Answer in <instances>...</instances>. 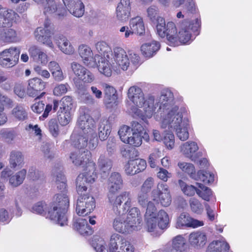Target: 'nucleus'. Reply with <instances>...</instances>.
I'll return each mask as SVG.
<instances>
[{
    "mask_svg": "<svg viewBox=\"0 0 252 252\" xmlns=\"http://www.w3.org/2000/svg\"><path fill=\"white\" fill-rule=\"evenodd\" d=\"M108 202L114 212L117 215L126 214L132 205V196L129 191L116 193L123 187V180L118 172L112 173L107 181Z\"/></svg>",
    "mask_w": 252,
    "mask_h": 252,
    "instance_id": "obj_1",
    "label": "nucleus"
},
{
    "mask_svg": "<svg viewBox=\"0 0 252 252\" xmlns=\"http://www.w3.org/2000/svg\"><path fill=\"white\" fill-rule=\"evenodd\" d=\"M68 207V197L63 194L55 195L50 207L45 202L39 201L32 206L31 211L33 213L42 215L48 212L51 220L61 226H64L67 224L66 213Z\"/></svg>",
    "mask_w": 252,
    "mask_h": 252,
    "instance_id": "obj_2",
    "label": "nucleus"
},
{
    "mask_svg": "<svg viewBox=\"0 0 252 252\" xmlns=\"http://www.w3.org/2000/svg\"><path fill=\"white\" fill-rule=\"evenodd\" d=\"M174 95L173 93L168 89L162 91L160 96L155 99L154 105L159 106L157 112L155 113L154 117L158 121L162 122L164 119H167L176 115L177 113L182 112L177 105L174 103Z\"/></svg>",
    "mask_w": 252,
    "mask_h": 252,
    "instance_id": "obj_3",
    "label": "nucleus"
},
{
    "mask_svg": "<svg viewBox=\"0 0 252 252\" xmlns=\"http://www.w3.org/2000/svg\"><path fill=\"white\" fill-rule=\"evenodd\" d=\"M146 228L149 232L156 231L158 228L163 229L169 223L168 216L166 212L160 210L158 213L152 201L148 202L144 215Z\"/></svg>",
    "mask_w": 252,
    "mask_h": 252,
    "instance_id": "obj_4",
    "label": "nucleus"
},
{
    "mask_svg": "<svg viewBox=\"0 0 252 252\" xmlns=\"http://www.w3.org/2000/svg\"><path fill=\"white\" fill-rule=\"evenodd\" d=\"M147 16L153 22L156 21V29L157 34L161 38L167 37L171 39H174L173 36L176 32L175 25L172 22L165 24L163 18L158 16V9L154 5L150 6L147 9Z\"/></svg>",
    "mask_w": 252,
    "mask_h": 252,
    "instance_id": "obj_5",
    "label": "nucleus"
},
{
    "mask_svg": "<svg viewBox=\"0 0 252 252\" xmlns=\"http://www.w3.org/2000/svg\"><path fill=\"white\" fill-rule=\"evenodd\" d=\"M200 26V23L197 19H196L194 22L190 23L187 20L184 21L179 23L178 25V33L175 27L176 33L173 36L175 39H171L167 37L166 38L171 45L178 46L179 43L182 44L188 43L191 39L190 31H196Z\"/></svg>",
    "mask_w": 252,
    "mask_h": 252,
    "instance_id": "obj_6",
    "label": "nucleus"
},
{
    "mask_svg": "<svg viewBox=\"0 0 252 252\" xmlns=\"http://www.w3.org/2000/svg\"><path fill=\"white\" fill-rule=\"evenodd\" d=\"M160 123L162 128L167 127L169 130H175L177 136L181 141H184L189 138L188 124L185 121H183L182 112L177 113L171 118L164 119Z\"/></svg>",
    "mask_w": 252,
    "mask_h": 252,
    "instance_id": "obj_7",
    "label": "nucleus"
},
{
    "mask_svg": "<svg viewBox=\"0 0 252 252\" xmlns=\"http://www.w3.org/2000/svg\"><path fill=\"white\" fill-rule=\"evenodd\" d=\"M77 125L81 130L80 133L90 137V142L88 144L89 148L90 149H94L97 145V139L94 130L95 122L94 120L88 115H83L78 118Z\"/></svg>",
    "mask_w": 252,
    "mask_h": 252,
    "instance_id": "obj_8",
    "label": "nucleus"
},
{
    "mask_svg": "<svg viewBox=\"0 0 252 252\" xmlns=\"http://www.w3.org/2000/svg\"><path fill=\"white\" fill-rule=\"evenodd\" d=\"M95 170V163L90 162L86 171L77 177L76 181V190L79 195L86 194L89 184L94 182L97 177Z\"/></svg>",
    "mask_w": 252,
    "mask_h": 252,
    "instance_id": "obj_9",
    "label": "nucleus"
},
{
    "mask_svg": "<svg viewBox=\"0 0 252 252\" xmlns=\"http://www.w3.org/2000/svg\"><path fill=\"white\" fill-rule=\"evenodd\" d=\"M118 134L124 143L135 147H138L142 144V133L131 131L130 126L126 125L122 126L118 131Z\"/></svg>",
    "mask_w": 252,
    "mask_h": 252,
    "instance_id": "obj_10",
    "label": "nucleus"
},
{
    "mask_svg": "<svg viewBox=\"0 0 252 252\" xmlns=\"http://www.w3.org/2000/svg\"><path fill=\"white\" fill-rule=\"evenodd\" d=\"M152 200L160 203L163 207L169 206L172 202L171 195L168 185L161 183L157 185V189L152 191Z\"/></svg>",
    "mask_w": 252,
    "mask_h": 252,
    "instance_id": "obj_11",
    "label": "nucleus"
},
{
    "mask_svg": "<svg viewBox=\"0 0 252 252\" xmlns=\"http://www.w3.org/2000/svg\"><path fill=\"white\" fill-rule=\"evenodd\" d=\"M109 249V252H134L135 250L129 241L116 233L111 236Z\"/></svg>",
    "mask_w": 252,
    "mask_h": 252,
    "instance_id": "obj_12",
    "label": "nucleus"
},
{
    "mask_svg": "<svg viewBox=\"0 0 252 252\" xmlns=\"http://www.w3.org/2000/svg\"><path fill=\"white\" fill-rule=\"evenodd\" d=\"M20 49L11 47L0 53V64L5 67H11L16 64L19 61Z\"/></svg>",
    "mask_w": 252,
    "mask_h": 252,
    "instance_id": "obj_13",
    "label": "nucleus"
},
{
    "mask_svg": "<svg viewBox=\"0 0 252 252\" xmlns=\"http://www.w3.org/2000/svg\"><path fill=\"white\" fill-rule=\"evenodd\" d=\"M94 198L88 193L79 195L76 205V212L79 216L90 213L95 208Z\"/></svg>",
    "mask_w": 252,
    "mask_h": 252,
    "instance_id": "obj_14",
    "label": "nucleus"
},
{
    "mask_svg": "<svg viewBox=\"0 0 252 252\" xmlns=\"http://www.w3.org/2000/svg\"><path fill=\"white\" fill-rule=\"evenodd\" d=\"M131 102L137 107H143L144 114L147 118H151L156 110V107L154 105V97L150 95L145 99L143 92L138 96H136Z\"/></svg>",
    "mask_w": 252,
    "mask_h": 252,
    "instance_id": "obj_15",
    "label": "nucleus"
},
{
    "mask_svg": "<svg viewBox=\"0 0 252 252\" xmlns=\"http://www.w3.org/2000/svg\"><path fill=\"white\" fill-rule=\"evenodd\" d=\"M114 60L113 69L120 72L121 70H126L129 66V59L124 49L121 47H116L113 51Z\"/></svg>",
    "mask_w": 252,
    "mask_h": 252,
    "instance_id": "obj_16",
    "label": "nucleus"
},
{
    "mask_svg": "<svg viewBox=\"0 0 252 252\" xmlns=\"http://www.w3.org/2000/svg\"><path fill=\"white\" fill-rule=\"evenodd\" d=\"M199 148L195 142L189 141L183 144L180 147L181 152L188 158L195 162L197 158L202 156L201 152L196 153Z\"/></svg>",
    "mask_w": 252,
    "mask_h": 252,
    "instance_id": "obj_17",
    "label": "nucleus"
},
{
    "mask_svg": "<svg viewBox=\"0 0 252 252\" xmlns=\"http://www.w3.org/2000/svg\"><path fill=\"white\" fill-rule=\"evenodd\" d=\"M113 227L116 231L122 233H128L137 230L135 226L127 221L126 217L123 216H118L114 220Z\"/></svg>",
    "mask_w": 252,
    "mask_h": 252,
    "instance_id": "obj_18",
    "label": "nucleus"
},
{
    "mask_svg": "<svg viewBox=\"0 0 252 252\" xmlns=\"http://www.w3.org/2000/svg\"><path fill=\"white\" fill-rule=\"evenodd\" d=\"M91 157V152L87 150H77L71 153L70 158L72 163L76 166L86 165L87 167Z\"/></svg>",
    "mask_w": 252,
    "mask_h": 252,
    "instance_id": "obj_19",
    "label": "nucleus"
},
{
    "mask_svg": "<svg viewBox=\"0 0 252 252\" xmlns=\"http://www.w3.org/2000/svg\"><path fill=\"white\" fill-rule=\"evenodd\" d=\"M71 68L74 74L82 81L91 83L94 80V76L89 70L77 62L71 63Z\"/></svg>",
    "mask_w": 252,
    "mask_h": 252,
    "instance_id": "obj_20",
    "label": "nucleus"
},
{
    "mask_svg": "<svg viewBox=\"0 0 252 252\" xmlns=\"http://www.w3.org/2000/svg\"><path fill=\"white\" fill-rule=\"evenodd\" d=\"M53 33V32H50L48 30L43 29L42 27H40L35 29L33 32V35L37 41L53 49L54 45L51 39Z\"/></svg>",
    "mask_w": 252,
    "mask_h": 252,
    "instance_id": "obj_21",
    "label": "nucleus"
},
{
    "mask_svg": "<svg viewBox=\"0 0 252 252\" xmlns=\"http://www.w3.org/2000/svg\"><path fill=\"white\" fill-rule=\"evenodd\" d=\"M45 86L46 83L41 79L37 77L32 78L28 81L27 93L30 96L36 97Z\"/></svg>",
    "mask_w": 252,
    "mask_h": 252,
    "instance_id": "obj_22",
    "label": "nucleus"
},
{
    "mask_svg": "<svg viewBox=\"0 0 252 252\" xmlns=\"http://www.w3.org/2000/svg\"><path fill=\"white\" fill-rule=\"evenodd\" d=\"M203 222L190 217V216L185 213H182L178 218L176 227L177 228H180L183 227L195 228L203 225Z\"/></svg>",
    "mask_w": 252,
    "mask_h": 252,
    "instance_id": "obj_23",
    "label": "nucleus"
},
{
    "mask_svg": "<svg viewBox=\"0 0 252 252\" xmlns=\"http://www.w3.org/2000/svg\"><path fill=\"white\" fill-rule=\"evenodd\" d=\"M131 2L130 0H121L118 3L116 14L117 19L120 21H126L130 15Z\"/></svg>",
    "mask_w": 252,
    "mask_h": 252,
    "instance_id": "obj_24",
    "label": "nucleus"
},
{
    "mask_svg": "<svg viewBox=\"0 0 252 252\" xmlns=\"http://www.w3.org/2000/svg\"><path fill=\"white\" fill-rule=\"evenodd\" d=\"M146 167V162L142 159L129 160L125 165V172L127 175H133L143 171Z\"/></svg>",
    "mask_w": 252,
    "mask_h": 252,
    "instance_id": "obj_25",
    "label": "nucleus"
},
{
    "mask_svg": "<svg viewBox=\"0 0 252 252\" xmlns=\"http://www.w3.org/2000/svg\"><path fill=\"white\" fill-rule=\"evenodd\" d=\"M19 17L17 13L11 9H0V28L10 27Z\"/></svg>",
    "mask_w": 252,
    "mask_h": 252,
    "instance_id": "obj_26",
    "label": "nucleus"
},
{
    "mask_svg": "<svg viewBox=\"0 0 252 252\" xmlns=\"http://www.w3.org/2000/svg\"><path fill=\"white\" fill-rule=\"evenodd\" d=\"M78 53L82 59L84 63L90 67H95L96 63L93 57L91 49L87 45L82 44L79 46Z\"/></svg>",
    "mask_w": 252,
    "mask_h": 252,
    "instance_id": "obj_27",
    "label": "nucleus"
},
{
    "mask_svg": "<svg viewBox=\"0 0 252 252\" xmlns=\"http://www.w3.org/2000/svg\"><path fill=\"white\" fill-rule=\"evenodd\" d=\"M43 7V13L47 16L55 15L63 16L66 13L65 9L58 6L54 0H48Z\"/></svg>",
    "mask_w": 252,
    "mask_h": 252,
    "instance_id": "obj_28",
    "label": "nucleus"
},
{
    "mask_svg": "<svg viewBox=\"0 0 252 252\" xmlns=\"http://www.w3.org/2000/svg\"><path fill=\"white\" fill-rule=\"evenodd\" d=\"M94 61L96 63L99 71L107 77L112 74L113 65H111L109 61L104 58L101 57L100 55L94 56Z\"/></svg>",
    "mask_w": 252,
    "mask_h": 252,
    "instance_id": "obj_29",
    "label": "nucleus"
},
{
    "mask_svg": "<svg viewBox=\"0 0 252 252\" xmlns=\"http://www.w3.org/2000/svg\"><path fill=\"white\" fill-rule=\"evenodd\" d=\"M189 241L190 244L197 249L202 248L206 243L207 236L200 231L191 233L189 235Z\"/></svg>",
    "mask_w": 252,
    "mask_h": 252,
    "instance_id": "obj_30",
    "label": "nucleus"
},
{
    "mask_svg": "<svg viewBox=\"0 0 252 252\" xmlns=\"http://www.w3.org/2000/svg\"><path fill=\"white\" fill-rule=\"evenodd\" d=\"M31 58L45 65L48 62L47 56L36 45H32L28 50Z\"/></svg>",
    "mask_w": 252,
    "mask_h": 252,
    "instance_id": "obj_31",
    "label": "nucleus"
},
{
    "mask_svg": "<svg viewBox=\"0 0 252 252\" xmlns=\"http://www.w3.org/2000/svg\"><path fill=\"white\" fill-rule=\"evenodd\" d=\"M53 174L55 178V185L57 188L61 190L62 192V193H59L56 195L64 194L67 196L65 192L66 180L62 171L60 169L55 168L53 170Z\"/></svg>",
    "mask_w": 252,
    "mask_h": 252,
    "instance_id": "obj_32",
    "label": "nucleus"
},
{
    "mask_svg": "<svg viewBox=\"0 0 252 252\" xmlns=\"http://www.w3.org/2000/svg\"><path fill=\"white\" fill-rule=\"evenodd\" d=\"M129 26L133 34L142 35L145 33V25L143 18L140 16H136L131 19Z\"/></svg>",
    "mask_w": 252,
    "mask_h": 252,
    "instance_id": "obj_33",
    "label": "nucleus"
},
{
    "mask_svg": "<svg viewBox=\"0 0 252 252\" xmlns=\"http://www.w3.org/2000/svg\"><path fill=\"white\" fill-rule=\"evenodd\" d=\"M97 164L100 173L103 177H106L109 174L113 165L112 161L103 155L99 158Z\"/></svg>",
    "mask_w": 252,
    "mask_h": 252,
    "instance_id": "obj_34",
    "label": "nucleus"
},
{
    "mask_svg": "<svg viewBox=\"0 0 252 252\" xmlns=\"http://www.w3.org/2000/svg\"><path fill=\"white\" fill-rule=\"evenodd\" d=\"M55 40L58 47L63 53L68 55L73 53L74 51V48L65 36L63 35H57Z\"/></svg>",
    "mask_w": 252,
    "mask_h": 252,
    "instance_id": "obj_35",
    "label": "nucleus"
},
{
    "mask_svg": "<svg viewBox=\"0 0 252 252\" xmlns=\"http://www.w3.org/2000/svg\"><path fill=\"white\" fill-rule=\"evenodd\" d=\"M73 225L76 229L83 235H91L93 230L88 224L87 219L78 218L74 220Z\"/></svg>",
    "mask_w": 252,
    "mask_h": 252,
    "instance_id": "obj_36",
    "label": "nucleus"
},
{
    "mask_svg": "<svg viewBox=\"0 0 252 252\" xmlns=\"http://www.w3.org/2000/svg\"><path fill=\"white\" fill-rule=\"evenodd\" d=\"M160 44L156 41L146 43L141 47V51L142 54L146 58L152 57L159 49Z\"/></svg>",
    "mask_w": 252,
    "mask_h": 252,
    "instance_id": "obj_37",
    "label": "nucleus"
},
{
    "mask_svg": "<svg viewBox=\"0 0 252 252\" xmlns=\"http://www.w3.org/2000/svg\"><path fill=\"white\" fill-rule=\"evenodd\" d=\"M12 117L19 121H24L28 118V109L22 104L16 105L11 110Z\"/></svg>",
    "mask_w": 252,
    "mask_h": 252,
    "instance_id": "obj_38",
    "label": "nucleus"
},
{
    "mask_svg": "<svg viewBox=\"0 0 252 252\" xmlns=\"http://www.w3.org/2000/svg\"><path fill=\"white\" fill-rule=\"evenodd\" d=\"M126 218L127 219V221L135 226V228L137 230L139 228L142 222V218L140 211L138 208L133 207L131 208Z\"/></svg>",
    "mask_w": 252,
    "mask_h": 252,
    "instance_id": "obj_39",
    "label": "nucleus"
},
{
    "mask_svg": "<svg viewBox=\"0 0 252 252\" xmlns=\"http://www.w3.org/2000/svg\"><path fill=\"white\" fill-rule=\"evenodd\" d=\"M185 239L181 235H178L173 239L172 247L166 251L167 252H185Z\"/></svg>",
    "mask_w": 252,
    "mask_h": 252,
    "instance_id": "obj_40",
    "label": "nucleus"
},
{
    "mask_svg": "<svg viewBox=\"0 0 252 252\" xmlns=\"http://www.w3.org/2000/svg\"><path fill=\"white\" fill-rule=\"evenodd\" d=\"M104 87V102L106 104H115L117 99L116 90L114 87L107 84H105Z\"/></svg>",
    "mask_w": 252,
    "mask_h": 252,
    "instance_id": "obj_41",
    "label": "nucleus"
},
{
    "mask_svg": "<svg viewBox=\"0 0 252 252\" xmlns=\"http://www.w3.org/2000/svg\"><path fill=\"white\" fill-rule=\"evenodd\" d=\"M98 130V137L100 140L101 141L106 140L111 132V126L109 121L106 119L101 120Z\"/></svg>",
    "mask_w": 252,
    "mask_h": 252,
    "instance_id": "obj_42",
    "label": "nucleus"
},
{
    "mask_svg": "<svg viewBox=\"0 0 252 252\" xmlns=\"http://www.w3.org/2000/svg\"><path fill=\"white\" fill-rule=\"evenodd\" d=\"M12 103L11 99L0 92V126L5 124L7 121L6 115L3 112L4 105H11Z\"/></svg>",
    "mask_w": 252,
    "mask_h": 252,
    "instance_id": "obj_43",
    "label": "nucleus"
},
{
    "mask_svg": "<svg viewBox=\"0 0 252 252\" xmlns=\"http://www.w3.org/2000/svg\"><path fill=\"white\" fill-rule=\"evenodd\" d=\"M24 158L21 152L13 150L10 154L9 163L11 168L20 167L23 163Z\"/></svg>",
    "mask_w": 252,
    "mask_h": 252,
    "instance_id": "obj_44",
    "label": "nucleus"
},
{
    "mask_svg": "<svg viewBox=\"0 0 252 252\" xmlns=\"http://www.w3.org/2000/svg\"><path fill=\"white\" fill-rule=\"evenodd\" d=\"M27 171L22 169L11 176L9 178V184L13 187H17L22 184L25 178Z\"/></svg>",
    "mask_w": 252,
    "mask_h": 252,
    "instance_id": "obj_45",
    "label": "nucleus"
},
{
    "mask_svg": "<svg viewBox=\"0 0 252 252\" xmlns=\"http://www.w3.org/2000/svg\"><path fill=\"white\" fill-rule=\"evenodd\" d=\"M193 179L196 181H202L205 184L211 183L214 180V175L207 171L200 170L195 174V178Z\"/></svg>",
    "mask_w": 252,
    "mask_h": 252,
    "instance_id": "obj_46",
    "label": "nucleus"
},
{
    "mask_svg": "<svg viewBox=\"0 0 252 252\" xmlns=\"http://www.w3.org/2000/svg\"><path fill=\"white\" fill-rule=\"evenodd\" d=\"M74 136L72 135L71 138L73 140L72 145L78 150H84V148L88 145V140L90 139L87 135L80 133L77 139L73 140Z\"/></svg>",
    "mask_w": 252,
    "mask_h": 252,
    "instance_id": "obj_47",
    "label": "nucleus"
},
{
    "mask_svg": "<svg viewBox=\"0 0 252 252\" xmlns=\"http://www.w3.org/2000/svg\"><path fill=\"white\" fill-rule=\"evenodd\" d=\"M1 38L7 42H14L17 40L16 32L12 29L3 30L0 34Z\"/></svg>",
    "mask_w": 252,
    "mask_h": 252,
    "instance_id": "obj_48",
    "label": "nucleus"
},
{
    "mask_svg": "<svg viewBox=\"0 0 252 252\" xmlns=\"http://www.w3.org/2000/svg\"><path fill=\"white\" fill-rule=\"evenodd\" d=\"M68 11L73 15L76 17H82L84 13V5L81 0L77 1Z\"/></svg>",
    "mask_w": 252,
    "mask_h": 252,
    "instance_id": "obj_49",
    "label": "nucleus"
},
{
    "mask_svg": "<svg viewBox=\"0 0 252 252\" xmlns=\"http://www.w3.org/2000/svg\"><path fill=\"white\" fill-rule=\"evenodd\" d=\"M196 184L200 188L197 190L198 195L206 201H209L210 197L212 195L211 190L201 183Z\"/></svg>",
    "mask_w": 252,
    "mask_h": 252,
    "instance_id": "obj_50",
    "label": "nucleus"
},
{
    "mask_svg": "<svg viewBox=\"0 0 252 252\" xmlns=\"http://www.w3.org/2000/svg\"><path fill=\"white\" fill-rule=\"evenodd\" d=\"M71 112L59 110L58 111V119L62 126H66L71 120Z\"/></svg>",
    "mask_w": 252,
    "mask_h": 252,
    "instance_id": "obj_51",
    "label": "nucleus"
},
{
    "mask_svg": "<svg viewBox=\"0 0 252 252\" xmlns=\"http://www.w3.org/2000/svg\"><path fill=\"white\" fill-rule=\"evenodd\" d=\"M92 245L96 252H108L105 248V242L101 238L94 237L92 240Z\"/></svg>",
    "mask_w": 252,
    "mask_h": 252,
    "instance_id": "obj_52",
    "label": "nucleus"
},
{
    "mask_svg": "<svg viewBox=\"0 0 252 252\" xmlns=\"http://www.w3.org/2000/svg\"><path fill=\"white\" fill-rule=\"evenodd\" d=\"M178 166L184 172L188 173L192 179L195 178V170L194 165L188 162H180L178 163Z\"/></svg>",
    "mask_w": 252,
    "mask_h": 252,
    "instance_id": "obj_53",
    "label": "nucleus"
},
{
    "mask_svg": "<svg viewBox=\"0 0 252 252\" xmlns=\"http://www.w3.org/2000/svg\"><path fill=\"white\" fill-rule=\"evenodd\" d=\"M0 135L6 142L12 143L17 136V133L13 129H3L0 131Z\"/></svg>",
    "mask_w": 252,
    "mask_h": 252,
    "instance_id": "obj_54",
    "label": "nucleus"
},
{
    "mask_svg": "<svg viewBox=\"0 0 252 252\" xmlns=\"http://www.w3.org/2000/svg\"><path fill=\"white\" fill-rule=\"evenodd\" d=\"M179 186L184 192V193L188 196H193L195 192L197 193V189L192 185H188L185 182L181 180H179Z\"/></svg>",
    "mask_w": 252,
    "mask_h": 252,
    "instance_id": "obj_55",
    "label": "nucleus"
},
{
    "mask_svg": "<svg viewBox=\"0 0 252 252\" xmlns=\"http://www.w3.org/2000/svg\"><path fill=\"white\" fill-rule=\"evenodd\" d=\"M190 209L192 212L196 214H201L203 211V207L200 201L195 198H191L189 201Z\"/></svg>",
    "mask_w": 252,
    "mask_h": 252,
    "instance_id": "obj_56",
    "label": "nucleus"
},
{
    "mask_svg": "<svg viewBox=\"0 0 252 252\" xmlns=\"http://www.w3.org/2000/svg\"><path fill=\"white\" fill-rule=\"evenodd\" d=\"M61 103L60 110L69 112L71 111L73 107L72 98L71 97L68 95L63 97L61 100Z\"/></svg>",
    "mask_w": 252,
    "mask_h": 252,
    "instance_id": "obj_57",
    "label": "nucleus"
},
{
    "mask_svg": "<svg viewBox=\"0 0 252 252\" xmlns=\"http://www.w3.org/2000/svg\"><path fill=\"white\" fill-rule=\"evenodd\" d=\"M162 156L161 152L158 149H155L153 152L150 155L148 162L152 168L157 166L158 159Z\"/></svg>",
    "mask_w": 252,
    "mask_h": 252,
    "instance_id": "obj_58",
    "label": "nucleus"
},
{
    "mask_svg": "<svg viewBox=\"0 0 252 252\" xmlns=\"http://www.w3.org/2000/svg\"><path fill=\"white\" fill-rule=\"evenodd\" d=\"M123 157L126 158H133L138 156V151L133 147L124 148L121 151Z\"/></svg>",
    "mask_w": 252,
    "mask_h": 252,
    "instance_id": "obj_59",
    "label": "nucleus"
},
{
    "mask_svg": "<svg viewBox=\"0 0 252 252\" xmlns=\"http://www.w3.org/2000/svg\"><path fill=\"white\" fill-rule=\"evenodd\" d=\"M162 141L168 149H172L173 148L175 145V139L174 135L172 133H166Z\"/></svg>",
    "mask_w": 252,
    "mask_h": 252,
    "instance_id": "obj_60",
    "label": "nucleus"
},
{
    "mask_svg": "<svg viewBox=\"0 0 252 252\" xmlns=\"http://www.w3.org/2000/svg\"><path fill=\"white\" fill-rule=\"evenodd\" d=\"M143 92L141 89L137 86L130 87L127 91V96L129 99L131 101L136 96H138Z\"/></svg>",
    "mask_w": 252,
    "mask_h": 252,
    "instance_id": "obj_61",
    "label": "nucleus"
},
{
    "mask_svg": "<svg viewBox=\"0 0 252 252\" xmlns=\"http://www.w3.org/2000/svg\"><path fill=\"white\" fill-rule=\"evenodd\" d=\"M41 150L45 158L51 160L54 158L55 154L51 150L50 145L48 143H43L41 146Z\"/></svg>",
    "mask_w": 252,
    "mask_h": 252,
    "instance_id": "obj_62",
    "label": "nucleus"
},
{
    "mask_svg": "<svg viewBox=\"0 0 252 252\" xmlns=\"http://www.w3.org/2000/svg\"><path fill=\"white\" fill-rule=\"evenodd\" d=\"M69 85L68 84H61L56 86L53 91L54 95L60 96L65 94L68 90Z\"/></svg>",
    "mask_w": 252,
    "mask_h": 252,
    "instance_id": "obj_63",
    "label": "nucleus"
},
{
    "mask_svg": "<svg viewBox=\"0 0 252 252\" xmlns=\"http://www.w3.org/2000/svg\"><path fill=\"white\" fill-rule=\"evenodd\" d=\"M154 184V179L149 177L147 178L143 184L140 191L148 193L150 191Z\"/></svg>",
    "mask_w": 252,
    "mask_h": 252,
    "instance_id": "obj_64",
    "label": "nucleus"
}]
</instances>
